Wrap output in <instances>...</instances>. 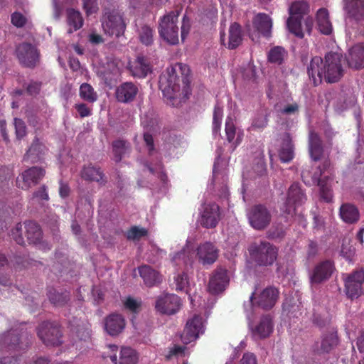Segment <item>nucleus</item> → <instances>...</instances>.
Returning a JSON list of instances; mask_svg holds the SVG:
<instances>
[{"mask_svg":"<svg viewBox=\"0 0 364 364\" xmlns=\"http://www.w3.org/2000/svg\"><path fill=\"white\" fill-rule=\"evenodd\" d=\"M343 56L338 53H329L325 56L323 62L320 57L311 59L308 67V74L314 85L320 84L323 79L328 82L338 81L343 75Z\"/></svg>","mask_w":364,"mask_h":364,"instance_id":"f257e3e1","label":"nucleus"},{"mask_svg":"<svg viewBox=\"0 0 364 364\" xmlns=\"http://www.w3.org/2000/svg\"><path fill=\"white\" fill-rule=\"evenodd\" d=\"M309 4L303 0L294 1L289 7V18L287 24L289 31L299 38L304 37V32L310 33L313 25V18L308 16Z\"/></svg>","mask_w":364,"mask_h":364,"instance_id":"f03ea898","label":"nucleus"},{"mask_svg":"<svg viewBox=\"0 0 364 364\" xmlns=\"http://www.w3.org/2000/svg\"><path fill=\"white\" fill-rule=\"evenodd\" d=\"M179 81L176 68L174 67L168 68L166 73L161 75L159 79V87L164 96L171 100L177 97H179L181 100L188 99L191 94L188 79L186 77L183 79V89L181 94L180 93Z\"/></svg>","mask_w":364,"mask_h":364,"instance_id":"7ed1b4c3","label":"nucleus"},{"mask_svg":"<svg viewBox=\"0 0 364 364\" xmlns=\"http://www.w3.org/2000/svg\"><path fill=\"white\" fill-rule=\"evenodd\" d=\"M251 259L259 266L273 264L277 258L278 249L267 241L255 242L249 247Z\"/></svg>","mask_w":364,"mask_h":364,"instance_id":"20e7f679","label":"nucleus"},{"mask_svg":"<svg viewBox=\"0 0 364 364\" xmlns=\"http://www.w3.org/2000/svg\"><path fill=\"white\" fill-rule=\"evenodd\" d=\"M181 10L176 9L169 12L161 18L159 33L161 38L169 44L176 45L179 41L178 18Z\"/></svg>","mask_w":364,"mask_h":364,"instance_id":"39448f33","label":"nucleus"},{"mask_svg":"<svg viewBox=\"0 0 364 364\" xmlns=\"http://www.w3.org/2000/svg\"><path fill=\"white\" fill-rule=\"evenodd\" d=\"M272 27L271 18L264 13L256 14L253 18L252 23L246 24L249 36L253 41H257L260 36L269 38L271 36Z\"/></svg>","mask_w":364,"mask_h":364,"instance_id":"423d86ee","label":"nucleus"},{"mask_svg":"<svg viewBox=\"0 0 364 364\" xmlns=\"http://www.w3.org/2000/svg\"><path fill=\"white\" fill-rule=\"evenodd\" d=\"M102 27L108 36L119 37L124 33L125 23L122 16L115 10L105 9L101 18Z\"/></svg>","mask_w":364,"mask_h":364,"instance_id":"0eeeda50","label":"nucleus"},{"mask_svg":"<svg viewBox=\"0 0 364 364\" xmlns=\"http://www.w3.org/2000/svg\"><path fill=\"white\" fill-rule=\"evenodd\" d=\"M306 198L298 183H293L289 188L287 198L282 210L287 216L292 218L296 214L297 208L305 202Z\"/></svg>","mask_w":364,"mask_h":364,"instance_id":"6e6552de","label":"nucleus"},{"mask_svg":"<svg viewBox=\"0 0 364 364\" xmlns=\"http://www.w3.org/2000/svg\"><path fill=\"white\" fill-rule=\"evenodd\" d=\"M37 333L39 338L48 346H55L62 343L61 331L56 323L42 322L38 328Z\"/></svg>","mask_w":364,"mask_h":364,"instance_id":"1a4fd4ad","label":"nucleus"},{"mask_svg":"<svg viewBox=\"0 0 364 364\" xmlns=\"http://www.w3.org/2000/svg\"><path fill=\"white\" fill-rule=\"evenodd\" d=\"M250 225L255 230H262L270 223L272 215L269 210L262 205H255L247 212Z\"/></svg>","mask_w":364,"mask_h":364,"instance_id":"9d476101","label":"nucleus"},{"mask_svg":"<svg viewBox=\"0 0 364 364\" xmlns=\"http://www.w3.org/2000/svg\"><path fill=\"white\" fill-rule=\"evenodd\" d=\"M200 223L205 228H213L217 226L220 219V211L216 203H205L200 209Z\"/></svg>","mask_w":364,"mask_h":364,"instance_id":"9b49d317","label":"nucleus"},{"mask_svg":"<svg viewBox=\"0 0 364 364\" xmlns=\"http://www.w3.org/2000/svg\"><path fill=\"white\" fill-rule=\"evenodd\" d=\"M203 332L204 322L203 318L198 315H195L187 321L181 335V340L184 343L188 344L196 340L199 335L203 333Z\"/></svg>","mask_w":364,"mask_h":364,"instance_id":"f8f14e48","label":"nucleus"},{"mask_svg":"<svg viewBox=\"0 0 364 364\" xmlns=\"http://www.w3.org/2000/svg\"><path fill=\"white\" fill-rule=\"evenodd\" d=\"M181 306L180 298L173 294H166L159 296L155 304L157 311L164 314L176 313Z\"/></svg>","mask_w":364,"mask_h":364,"instance_id":"ddd939ff","label":"nucleus"},{"mask_svg":"<svg viewBox=\"0 0 364 364\" xmlns=\"http://www.w3.org/2000/svg\"><path fill=\"white\" fill-rule=\"evenodd\" d=\"M45 171L42 168L33 166L23 171L16 179V186L27 190L37 184L44 176Z\"/></svg>","mask_w":364,"mask_h":364,"instance_id":"4468645a","label":"nucleus"},{"mask_svg":"<svg viewBox=\"0 0 364 364\" xmlns=\"http://www.w3.org/2000/svg\"><path fill=\"white\" fill-rule=\"evenodd\" d=\"M17 330H11L0 336V350L3 354L7 351L23 350L27 347V343L21 341Z\"/></svg>","mask_w":364,"mask_h":364,"instance_id":"2eb2a0df","label":"nucleus"},{"mask_svg":"<svg viewBox=\"0 0 364 364\" xmlns=\"http://www.w3.org/2000/svg\"><path fill=\"white\" fill-rule=\"evenodd\" d=\"M346 21L364 23V0H343Z\"/></svg>","mask_w":364,"mask_h":364,"instance_id":"dca6fc26","label":"nucleus"},{"mask_svg":"<svg viewBox=\"0 0 364 364\" xmlns=\"http://www.w3.org/2000/svg\"><path fill=\"white\" fill-rule=\"evenodd\" d=\"M346 294L350 299L358 298L362 293L361 285L364 282V272L355 271L345 279Z\"/></svg>","mask_w":364,"mask_h":364,"instance_id":"f3484780","label":"nucleus"},{"mask_svg":"<svg viewBox=\"0 0 364 364\" xmlns=\"http://www.w3.org/2000/svg\"><path fill=\"white\" fill-rule=\"evenodd\" d=\"M322 175L321 171H320L319 174L314 173L311 180L308 179V177L309 176V172L306 170H304L301 172V177L303 178V181L306 184H317L318 186H320V194L321 198L326 202L330 203L332 201L333 198V194L331 189V186L328 183L324 182V181L321 178V176Z\"/></svg>","mask_w":364,"mask_h":364,"instance_id":"a211bd4d","label":"nucleus"},{"mask_svg":"<svg viewBox=\"0 0 364 364\" xmlns=\"http://www.w3.org/2000/svg\"><path fill=\"white\" fill-rule=\"evenodd\" d=\"M17 57L21 64L33 67L38 60V53L35 46L30 43L20 44L16 48Z\"/></svg>","mask_w":364,"mask_h":364,"instance_id":"6ab92c4d","label":"nucleus"},{"mask_svg":"<svg viewBox=\"0 0 364 364\" xmlns=\"http://www.w3.org/2000/svg\"><path fill=\"white\" fill-rule=\"evenodd\" d=\"M335 270V267L332 261L325 260L318 263L314 267L310 279L312 284H320L328 280Z\"/></svg>","mask_w":364,"mask_h":364,"instance_id":"aec40b11","label":"nucleus"},{"mask_svg":"<svg viewBox=\"0 0 364 364\" xmlns=\"http://www.w3.org/2000/svg\"><path fill=\"white\" fill-rule=\"evenodd\" d=\"M196 255L201 264L210 265L217 260L218 250L213 243L205 242L197 247Z\"/></svg>","mask_w":364,"mask_h":364,"instance_id":"412c9836","label":"nucleus"},{"mask_svg":"<svg viewBox=\"0 0 364 364\" xmlns=\"http://www.w3.org/2000/svg\"><path fill=\"white\" fill-rule=\"evenodd\" d=\"M229 283L227 271L224 269H217L210 278L208 289L213 294H216L225 290Z\"/></svg>","mask_w":364,"mask_h":364,"instance_id":"4be33fe9","label":"nucleus"},{"mask_svg":"<svg viewBox=\"0 0 364 364\" xmlns=\"http://www.w3.org/2000/svg\"><path fill=\"white\" fill-rule=\"evenodd\" d=\"M274 328L272 318L269 315L261 317L258 323L251 327L252 336L255 339H262L270 336Z\"/></svg>","mask_w":364,"mask_h":364,"instance_id":"5701e85b","label":"nucleus"},{"mask_svg":"<svg viewBox=\"0 0 364 364\" xmlns=\"http://www.w3.org/2000/svg\"><path fill=\"white\" fill-rule=\"evenodd\" d=\"M139 91L138 85L132 82H126L117 88L116 97L120 102H130L134 100Z\"/></svg>","mask_w":364,"mask_h":364,"instance_id":"b1692460","label":"nucleus"},{"mask_svg":"<svg viewBox=\"0 0 364 364\" xmlns=\"http://www.w3.org/2000/svg\"><path fill=\"white\" fill-rule=\"evenodd\" d=\"M129 69L134 77L141 78L151 72V67L147 58L139 55L134 61L129 63Z\"/></svg>","mask_w":364,"mask_h":364,"instance_id":"393cba45","label":"nucleus"},{"mask_svg":"<svg viewBox=\"0 0 364 364\" xmlns=\"http://www.w3.org/2000/svg\"><path fill=\"white\" fill-rule=\"evenodd\" d=\"M110 360L114 364H137L139 355L137 352L127 346L121 348L119 359L116 354L109 355Z\"/></svg>","mask_w":364,"mask_h":364,"instance_id":"a878e982","label":"nucleus"},{"mask_svg":"<svg viewBox=\"0 0 364 364\" xmlns=\"http://www.w3.org/2000/svg\"><path fill=\"white\" fill-rule=\"evenodd\" d=\"M125 327V320L119 314H113L107 316L105 321V329L112 336L119 334Z\"/></svg>","mask_w":364,"mask_h":364,"instance_id":"bb28decb","label":"nucleus"},{"mask_svg":"<svg viewBox=\"0 0 364 364\" xmlns=\"http://www.w3.org/2000/svg\"><path fill=\"white\" fill-rule=\"evenodd\" d=\"M347 61L350 68H364V43L356 44L349 50Z\"/></svg>","mask_w":364,"mask_h":364,"instance_id":"cd10ccee","label":"nucleus"},{"mask_svg":"<svg viewBox=\"0 0 364 364\" xmlns=\"http://www.w3.org/2000/svg\"><path fill=\"white\" fill-rule=\"evenodd\" d=\"M193 244L191 238H188L186 240V245L181 252L176 253L172 258V262L176 266H181V264L188 265L191 264L193 262Z\"/></svg>","mask_w":364,"mask_h":364,"instance_id":"c85d7f7f","label":"nucleus"},{"mask_svg":"<svg viewBox=\"0 0 364 364\" xmlns=\"http://www.w3.org/2000/svg\"><path fill=\"white\" fill-rule=\"evenodd\" d=\"M279 296V291L276 288L269 287L264 289L257 298L258 306L264 309L272 308Z\"/></svg>","mask_w":364,"mask_h":364,"instance_id":"c756f323","label":"nucleus"},{"mask_svg":"<svg viewBox=\"0 0 364 364\" xmlns=\"http://www.w3.org/2000/svg\"><path fill=\"white\" fill-rule=\"evenodd\" d=\"M98 74L106 82H111L119 74L118 63L114 60L107 61L106 64L100 68Z\"/></svg>","mask_w":364,"mask_h":364,"instance_id":"7c9ffc66","label":"nucleus"},{"mask_svg":"<svg viewBox=\"0 0 364 364\" xmlns=\"http://www.w3.org/2000/svg\"><path fill=\"white\" fill-rule=\"evenodd\" d=\"M338 343L337 333L332 331L322 336L320 346L317 345V350L319 353H328Z\"/></svg>","mask_w":364,"mask_h":364,"instance_id":"2f4dec72","label":"nucleus"},{"mask_svg":"<svg viewBox=\"0 0 364 364\" xmlns=\"http://www.w3.org/2000/svg\"><path fill=\"white\" fill-rule=\"evenodd\" d=\"M358 208L350 203L343 204L340 208V216L346 223H354L359 219Z\"/></svg>","mask_w":364,"mask_h":364,"instance_id":"473e14b6","label":"nucleus"},{"mask_svg":"<svg viewBox=\"0 0 364 364\" xmlns=\"http://www.w3.org/2000/svg\"><path fill=\"white\" fill-rule=\"evenodd\" d=\"M45 146L38 141L36 139L28 149V151L24 156V160L35 163L39 161L45 153Z\"/></svg>","mask_w":364,"mask_h":364,"instance_id":"72a5a7b5","label":"nucleus"},{"mask_svg":"<svg viewBox=\"0 0 364 364\" xmlns=\"http://www.w3.org/2000/svg\"><path fill=\"white\" fill-rule=\"evenodd\" d=\"M26 235L29 243L40 245L42 240V232L38 225L32 221L25 223Z\"/></svg>","mask_w":364,"mask_h":364,"instance_id":"f704fd0d","label":"nucleus"},{"mask_svg":"<svg viewBox=\"0 0 364 364\" xmlns=\"http://www.w3.org/2000/svg\"><path fill=\"white\" fill-rule=\"evenodd\" d=\"M139 272L144 283L149 287L160 282L161 277L159 273L149 266H141L139 268Z\"/></svg>","mask_w":364,"mask_h":364,"instance_id":"c9c22d12","label":"nucleus"},{"mask_svg":"<svg viewBox=\"0 0 364 364\" xmlns=\"http://www.w3.org/2000/svg\"><path fill=\"white\" fill-rule=\"evenodd\" d=\"M317 25L321 33L328 35L332 31V25L329 20L328 11L320 9L316 14Z\"/></svg>","mask_w":364,"mask_h":364,"instance_id":"e433bc0d","label":"nucleus"},{"mask_svg":"<svg viewBox=\"0 0 364 364\" xmlns=\"http://www.w3.org/2000/svg\"><path fill=\"white\" fill-rule=\"evenodd\" d=\"M67 22L69 26L68 33H71L80 28L83 24V19L80 11L73 9L67 10Z\"/></svg>","mask_w":364,"mask_h":364,"instance_id":"4c0bfd02","label":"nucleus"},{"mask_svg":"<svg viewBox=\"0 0 364 364\" xmlns=\"http://www.w3.org/2000/svg\"><path fill=\"white\" fill-rule=\"evenodd\" d=\"M279 156L280 160L284 163L290 161L294 157L291 139L289 134H286L284 136L283 143L279 151Z\"/></svg>","mask_w":364,"mask_h":364,"instance_id":"58836bf2","label":"nucleus"},{"mask_svg":"<svg viewBox=\"0 0 364 364\" xmlns=\"http://www.w3.org/2000/svg\"><path fill=\"white\" fill-rule=\"evenodd\" d=\"M309 151L314 161L318 160L323 152L321 140L318 134L313 132H310L309 134Z\"/></svg>","mask_w":364,"mask_h":364,"instance_id":"ea45409f","label":"nucleus"},{"mask_svg":"<svg viewBox=\"0 0 364 364\" xmlns=\"http://www.w3.org/2000/svg\"><path fill=\"white\" fill-rule=\"evenodd\" d=\"M131 146L129 142L123 139H117L112 143V151L114 160L117 162L121 161L127 154L130 151Z\"/></svg>","mask_w":364,"mask_h":364,"instance_id":"a19ab883","label":"nucleus"},{"mask_svg":"<svg viewBox=\"0 0 364 364\" xmlns=\"http://www.w3.org/2000/svg\"><path fill=\"white\" fill-rule=\"evenodd\" d=\"M146 166L150 173L157 176L162 183V187L165 189L168 184V178L166 174L164 171V168L161 161L156 158V161L155 163L150 162L149 164H146Z\"/></svg>","mask_w":364,"mask_h":364,"instance_id":"79ce46f5","label":"nucleus"},{"mask_svg":"<svg viewBox=\"0 0 364 364\" xmlns=\"http://www.w3.org/2000/svg\"><path fill=\"white\" fill-rule=\"evenodd\" d=\"M242 41L240 26L236 23L232 24L229 29L228 48L234 49L237 47Z\"/></svg>","mask_w":364,"mask_h":364,"instance_id":"37998d69","label":"nucleus"},{"mask_svg":"<svg viewBox=\"0 0 364 364\" xmlns=\"http://www.w3.org/2000/svg\"><path fill=\"white\" fill-rule=\"evenodd\" d=\"M81 176L83 178L90 181H95L97 182H104V175L100 168L88 166L84 167L81 172Z\"/></svg>","mask_w":364,"mask_h":364,"instance_id":"c03bdc74","label":"nucleus"},{"mask_svg":"<svg viewBox=\"0 0 364 364\" xmlns=\"http://www.w3.org/2000/svg\"><path fill=\"white\" fill-rule=\"evenodd\" d=\"M24 360L21 356L15 358L2 356L0 358V364H23ZM29 364H49V360L46 358H37Z\"/></svg>","mask_w":364,"mask_h":364,"instance_id":"a18cd8bd","label":"nucleus"},{"mask_svg":"<svg viewBox=\"0 0 364 364\" xmlns=\"http://www.w3.org/2000/svg\"><path fill=\"white\" fill-rule=\"evenodd\" d=\"M48 296L50 301L56 306L64 305L69 299V294L67 291L58 292L55 289H50Z\"/></svg>","mask_w":364,"mask_h":364,"instance_id":"49530a36","label":"nucleus"},{"mask_svg":"<svg viewBox=\"0 0 364 364\" xmlns=\"http://www.w3.org/2000/svg\"><path fill=\"white\" fill-rule=\"evenodd\" d=\"M75 333V336L77 338L74 341L73 345L76 346L77 348H82V346L80 345L81 342H87L90 338V330L87 325L78 326L76 330L73 332Z\"/></svg>","mask_w":364,"mask_h":364,"instance_id":"de8ad7c7","label":"nucleus"},{"mask_svg":"<svg viewBox=\"0 0 364 364\" xmlns=\"http://www.w3.org/2000/svg\"><path fill=\"white\" fill-rule=\"evenodd\" d=\"M80 97L89 102H94L97 100V94L93 87L88 83H82L80 87Z\"/></svg>","mask_w":364,"mask_h":364,"instance_id":"09e8293b","label":"nucleus"},{"mask_svg":"<svg viewBox=\"0 0 364 364\" xmlns=\"http://www.w3.org/2000/svg\"><path fill=\"white\" fill-rule=\"evenodd\" d=\"M286 55L287 52L283 48L276 46L269 50L268 53V59L272 63L280 65L282 63Z\"/></svg>","mask_w":364,"mask_h":364,"instance_id":"8fccbe9b","label":"nucleus"},{"mask_svg":"<svg viewBox=\"0 0 364 364\" xmlns=\"http://www.w3.org/2000/svg\"><path fill=\"white\" fill-rule=\"evenodd\" d=\"M139 38L141 43L149 46L153 43L154 31L146 25L142 26L139 30Z\"/></svg>","mask_w":364,"mask_h":364,"instance_id":"3c124183","label":"nucleus"},{"mask_svg":"<svg viewBox=\"0 0 364 364\" xmlns=\"http://www.w3.org/2000/svg\"><path fill=\"white\" fill-rule=\"evenodd\" d=\"M267 125V115L262 112L256 114L252 119L250 128L252 129H262Z\"/></svg>","mask_w":364,"mask_h":364,"instance_id":"603ef678","label":"nucleus"},{"mask_svg":"<svg viewBox=\"0 0 364 364\" xmlns=\"http://www.w3.org/2000/svg\"><path fill=\"white\" fill-rule=\"evenodd\" d=\"M176 289L178 291H185L189 294L188 279L186 273L178 274L175 277Z\"/></svg>","mask_w":364,"mask_h":364,"instance_id":"864d4df0","label":"nucleus"},{"mask_svg":"<svg viewBox=\"0 0 364 364\" xmlns=\"http://www.w3.org/2000/svg\"><path fill=\"white\" fill-rule=\"evenodd\" d=\"M223 118V109L219 106H215L213 113V132L216 134L220 129L221 121Z\"/></svg>","mask_w":364,"mask_h":364,"instance_id":"5fc2aeb1","label":"nucleus"},{"mask_svg":"<svg viewBox=\"0 0 364 364\" xmlns=\"http://www.w3.org/2000/svg\"><path fill=\"white\" fill-rule=\"evenodd\" d=\"M147 233L146 229L142 228H139L136 226L132 227L127 232V237L129 240H139L142 237H144Z\"/></svg>","mask_w":364,"mask_h":364,"instance_id":"6e6d98bb","label":"nucleus"},{"mask_svg":"<svg viewBox=\"0 0 364 364\" xmlns=\"http://www.w3.org/2000/svg\"><path fill=\"white\" fill-rule=\"evenodd\" d=\"M225 133L228 141H232L236 134V128L231 117H228L226 119Z\"/></svg>","mask_w":364,"mask_h":364,"instance_id":"4d7b16f0","label":"nucleus"},{"mask_svg":"<svg viewBox=\"0 0 364 364\" xmlns=\"http://www.w3.org/2000/svg\"><path fill=\"white\" fill-rule=\"evenodd\" d=\"M48 199V194L45 186H43L37 191L34 192L31 198L32 200L38 203H42L44 200L47 201Z\"/></svg>","mask_w":364,"mask_h":364,"instance_id":"13d9d810","label":"nucleus"},{"mask_svg":"<svg viewBox=\"0 0 364 364\" xmlns=\"http://www.w3.org/2000/svg\"><path fill=\"white\" fill-rule=\"evenodd\" d=\"M11 237L18 245H24L25 240L22 235V225L21 223H18L11 230Z\"/></svg>","mask_w":364,"mask_h":364,"instance_id":"bf43d9fd","label":"nucleus"},{"mask_svg":"<svg viewBox=\"0 0 364 364\" xmlns=\"http://www.w3.org/2000/svg\"><path fill=\"white\" fill-rule=\"evenodd\" d=\"M14 127L16 129V135L17 139H20L26 135V127L23 120L18 118H15Z\"/></svg>","mask_w":364,"mask_h":364,"instance_id":"052dcab7","label":"nucleus"},{"mask_svg":"<svg viewBox=\"0 0 364 364\" xmlns=\"http://www.w3.org/2000/svg\"><path fill=\"white\" fill-rule=\"evenodd\" d=\"M83 8L87 15L96 13L98 10V4L97 0H84Z\"/></svg>","mask_w":364,"mask_h":364,"instance_id":"680f3d73","label":"nucleus"},{"mask_svg":"<svg viewBox=\"0 0 364 364\" xmlns=\"http://www.w3.org/2000/svg\"><path fill=\"white\" fill-rule=\"evenodd\" d=\"M126 309L133 313L138 312L140 307V301L132 297H128L124 302Z\"/></svg>","mask_w":364,"mask_h":364,"instance_id":"e2e57ef3","label":"nucleus"},{"mask_svg":"<svg viewBox=\"0 0 364 364\" xmlns=\"http://www.w3.org/2000/svg\"><path fill=\"white\" fill-rule=\"evenodd\" d=\"M26 22V17L19 12H14L11 15V23L16 27H22Z\"/></svg>","mask_w":364,"mask_h":364,"instance_id":"0e129e2a","label":"nucleus"},{"mask_svg":"<svg viewBox=\"0 0 364 364\" xmlns=\"http://www.w3.org/2000/svg\"><path fill=\"white\" fill-rule=\"evenodd\" d=\"M191 28V23L190 19L185 15L183 17L182 25H181V36L182 41H183L186 36L188 34Z\"/></svg>","mask_w":364,"mask_h":364,"instance_id":"69168bd1","label":"nucleus"},{"mask_svg":"<svg viewBox=\"0 0 364 364\" xmlns=\"http://www.w3.org/2000/svg\"><path fill=\"white\" fill-rule=\"evenodd\" d=\"M186 347L175 346L173 348H171L168 354L166 355L167 359H171L173 356L179 357L184 355Z\"/></svg>","mask_w":364,"mask_h":364,"instance_id":"338daca9","label":"nucleus"},{"mask_svg":"<svg viewBox=\"0 0 364 364\" xmlns=\"http://www.w3.org/2000/svg\"><path fill=\"white\" fill-rule=\"evenodd\" d=\"M238 364H257L255 355L252 353H245Z\"/></svg>","mask_w":364,"mask_h":364,"instance_id":"774afa93","label":"nucleus"}]
</instances>
